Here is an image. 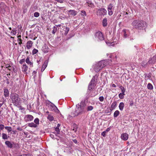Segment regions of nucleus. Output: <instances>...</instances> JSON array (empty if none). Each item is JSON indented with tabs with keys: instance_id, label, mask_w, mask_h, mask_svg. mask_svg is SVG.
<instances>
[{
	"instance_id": "obj_38",
	"label": "nucleus",
	"mask_w": 156,
	"mask_h": 156,
	"mask_svg": "<svg viewBox=\"0 0 156 156\" xmlns=\"http://www.w3.org/2000/svg\"><path fill=\"white\" fill-rule=\"evenodd\" d=\"M57 30V29L56 26H54L53 27V29L52 31V33L55 34Z\"/></svg>"
},
{
	"instance_id": "obj_12",
	"label": "nucleus",
	"mask_w": 156,
	"mask_h": 156,
	"mask_svg": "<svg viewBox=\"0 0 156 156\" xmlns=\"http://www.w3.org/2000/svg\"><path fill=\"white\" fill-rule=\"evenodd\" d=\"M49 49V48L46 44H44L42 48L43 51L45 53L48 52Z\"/></svg>"
},
{
	"instance_id": "obj_58",
	"label": "nucleus",
	"mask_w": 156,
	"mask_h": 156,
	"mask_svg": "<svg viewBox=\"0 0 156 156\" xmlns=\"http://www.w3.org/2000/svg\"><path fill=\"white\" fill-rule=\"evenodd\" d=\"M50 136L52 138V139H54V135L52 134H50Z\"/></svg>"
},
{
	"instance_id": "obj_1",
	"label": "nucleus",
	"mask_w": 156,
	"mask_h": 156,
	"mask_svg": "<svg viewBox=\"0 0 156 156\" xmlns=\"http://www.w3.org/2000/svg\"><path fill=\"white\" fill-rule=\"evenodd\" d=\"M86 105L84 102H81L80 105H77L75 110L72 113V115L74 117L84 113L86 112Z\"/></svg>"
},
{
	"instance_id": "obj_4",
	"label": "nucleus",
	"mask_w": 156,
	"mask_h": 156,
	"mask_svg": "<svg viewBox=\"0 0 156 156\" xmlns=\"http://www.w3.org/2000/svg\"><path fill=\"white\" fill-rule=\"evenodd\" d=\"M10 97L13 103L16 105H18V104L20 98L18 94L14 93H11L10 95Z\"/></svg>"
},
{
	"instance_id": "obj_42",
	"label": "nucleus",
	"mask_w": 156,
	"mask_h": 156,
	"mask_svg": "<svg viewBox=\"0 0 156 156\" xmlns=\"http://www.w3.org/2000/svg\"><path fill=\"white\" fill-rule=\"evenodd\" d=\"M93 109V107L92 106H88L87 108V111H90L92 110Z\"/></svg>"
},
{
	"instance_id": "obj_56",
	"label": "nucleus",
	"mask_w": 156,
	"mask_h": 156,
	"mask_svg": "<svg viewBox=\"0 0 156 156\" xmlns=\"http://www.w3.org/2000/svg\"><path fill=\"white\" fill-rule=\"evenodd\" d=\"M129 105L130 106H132L133 105V101H130Z\"/></svg>"
},
{
	"instance_id": "obj_63",
	"label": "nucleus",
	"mask_w": 156,
	"mask_h": 156,
	"mask_svg": "<svg viewBox=\"0 0 156 156\" xmlns=\"http://www.w3.org/2000/svg\"><path fill=\"white\" fill-rule=\"evenodd\" d=\"M60 126H61V125L60 124H57V126L56 127V128H59V127Z\"/></svg>"
},
{
	"instance_id": "obj_40",
	"label": "nucleus",
	"mask_w": 156,
	"mask_h": 156,
	"mask_svg": "<svg viewBox=\"0 0 156 156\" xmlns=\"http://www.w3.org/2000/svg\"><path fill=\"white\" fill-rule=\"evenodd\" d=\"M39 120L38 118H36L34 120V122L35 124H37V126L39 124Z\"/></svg>"
},
{
	"instance_id": "obj_9",
	"label": "nucleus",
	"mask_w": 156,
	"mask_h": 156,
	"mask_svg": "<svg viewBox=\"0 0 156 156\" xmlns=\"http://www.w3.org/2000/svg\"><path fill=\"white\" fill-rule=\"evenodd\" d=\"M113 8V6L111 4L109 5L108 6V14L109 15L111 16L113 14L112 9Z\"/></svg>"
},
{
	"instance_id": "obj_34",
	"label": "nucleus",
	"mask_w": 156,
	"mask_h": 156,
	"mask_svg": "<svg viewBox=\"0 0 156 156\" xmlns=\"http://www.w3.org/2000/svg\"><path fill=\"white\" fill-rule=\"evenodd\" d=\"M5 129H6L9 132L12 131V128L11 127L9 126H5Z\"/></svg>"
},
{
	"instance_id": "obj_27",
	"label": "nucleus",
	"mask_w": 156,
	"mask_h": 156,
	"mask_svg": "<svg viewBox=\"0 0 156 156\" xmlns=\"http://www.w3.org/2000/svg\"><path fill=\"white\" fill-rule=\"evenodd\" d=\"M47 62H46L45 63V62H44V63L41 69V71H43L45 68L47 66Z\"/></svg>"
},
{
	"instance_id": "obj_7",
	"label": "nucleus",
	"mask_w": 156,
	"mask_h": 156,
	"mask_svg": "<svg viewBox=\"0 0 156 156\" xmlns=\"http://www.w3.org/2000/svg\"><path fill=\"white\" fill-rule=\"evenodd\" d=\"M97 13L99 16H104L107 14V11L104 8H101L98 9Z\"/></svg>"
},
{
	"instance_id": "obj_52",
	"label": "nucleus",
	"mask_w": 156,
	"mask_h": 156,
	"mask_svg": "<svg viewBox=\"0 0 156 156\" xmlns=\"http://www.w3.org/2000/svg\"><path fill=\"white\" fill-rule=\"evenodd\" d=\"M11 66L9 65V64H7L5 65V68H8V69L10 70H11V69H9V68H11Z\"/></svg>"
},
{
	"instance_id": "obj_41",
	"label": "nucleus",
	"mask_w": 156,
	"mask_h": 156,
	"mask_svg": "<svg viewBox=\"0 0 156 156\" xmlns=\"http://www.w3.org/2000/svg\"><path fill=\"white\" fill-rule=\"evenodd\" d=\"M16 33V30H15L13 29L11 32V35L13 36L15 35Z\"/></svg>"
},
{
	"instance_id": "obj_17",
	"label": "nucleus",
	"mask_w": 156,
	"mask_h": 156,
	"mask_svg": "<svg viewBox=\"0 0 156 156\" xmlns=\"http://www.w3.org/2000/svg\"><path fill=\"white\" fill-rule=\"evenodd\" d=\"M107 21V19L106 18H104L103 20L102 24L103 27H106L107 26L108 24Z\"/></svg>"
},
{
	"instance_id": "obj_33",
	"label": "nucleus",
	"mask_w": 156,
	"mask_h": 156,
	"mask_svg": "<svg viewBox=\"0 0 156 156\" xmlns=\"http://www.w3.org/2000/svg\"><path fill=\"white\" fill-rule=\"evenodd\" d=\"M153 58H149V59L148 61V62H147V63H148V65L149 64H155L153 62Z\"/></svg>"
},
{
	"instance_id": "obj_8",
	"label": "nucleus",
	"mask_w": 156,
	"mask_h": 156,
	"mask_svg": "<svg viewBox=\"0 0 156 156\" xmlns=\"http://www.w3.org/2000/svg\"><path fill=\"white\" fill-rule=\"evenodd\" d=\"M33 116L30 115H25L24 117V120L25 122H27L31 121L33 120Z\"/></svg>"
},
{
	"instance_id": "obj_5",
	"label": "nucleus",
	"mask_w": 156,
	"mask_h": 156,
	"mask_svg": "<svg viewBox=\"0 0 156 156\" xmlns=\"http://www.w3.org/2000/svg\"><path fill=\"white\" fill-rule=\"evenodd\" d=\"M95 39L98 41H100L104 40V37L102 33L99 31L96 33L94 35Z\"/></svg>"
},
{
	"instance_id": "obj_31",
	"label": "nucleus",
	"mask_w": 156,
	"mask_h": 156,
	"mask_svg": "<svg viewBox=\"0 0 156 156\" xmlns=\"http://www.w3.org/2000/svg\"><path fill=\"white\" fill-rule=\"evenodd\" d=\"M100 67H99V66H98V64H97L94 68V71L97 72H99L100 70H98V69H99Z\"/></svg>"
},
{
	"instance_id": "obj_14",
	"label": "nucleus",
	"mask_w": 156,
	"mask_h": 156,
	"mask_svg": "<svg viewBox=\"0 0 156 156\" xmlns=\"http://www.w3.org/2000/svg\"><path fill=\"white\" fill-rule=\"evenodd\" d=\"M33 42L31 41H28L27 43L26 47L28 49H30L32 46Z\"/></svg>"
},
{
	"instance_id": "obj_37",
	"label": "nucleus",
	"mask_w": 156,
	"mask_h": 156,
	"mask_svg": "<svg viewBox=\"0 0 156 156\" xmlns=\"http://www.w3.org/2000/svg\"><path fill=\"white\" fill-rule=\"evenodd\" d=\"M116 101H115L113 102L111 105L112 108L113 109L115 108L116 107Z\"/></svg>"
},
{
	"instance_id": "obj_48",
	"label": "nucleus",
	"mask_w": 156,
	"mask_h": 156,
	"mask_svg": "<svg viewBox=\"0 0 156 156\" xmlns=\"http://www.w3.org/2000/svg\"><path fill=\"white\" fill-rule=\"evenodd\" d=\"M55 131L56 132L57 134H60V130L59 128H55Z\"/></svg>"
},
{
	"instance_id": "obj_45",
	"label": "nucleus",
	"mask_w": 156,
	"mask_h": 156,
	"mask_svg": "<svg viewBox=\"0 0 156 156\" xmlns=\"http://www.w3.org/2000/svg\"><path fill=\"white\" fill-rule=\"evenodd\" d=\"M144 76L145 77H147L148 79H149L151 77V75L150 74H144Z\"/></svg>"
},
{
	"instance_id": "obj_51",
	"label": "nucleus",
	"mask_w": 156,
	"mask_h": 156,
	"mask_svg": "<svg viewBox=\"0 0 156 156\" xmlns=\"http://www.w3.org/2000/svg\"><path fill=\"white\" fill-rule=\"evenodd\" d=\"M152 58H153L154 63H155L156 62V55L153 56Z\"/></svg>"
},
{
	"instance_id": "obj_26",
	"label": "nucleus",
	"mask_w": 156,
	"mask_h": 156,
	"mask_svg": "<svg viewBox=\"0 0 156 156\" xmlns=\"http://www.w3.org/2000/svg\"><path fill=\"white\" fill-rule=\"evenodd\" d=\"M9 136H8L5 133H2V138L4 140L7 139Z\"/></svg>"
},
{
	"instance_id": "obj_29",
	"label": "nucleus",
	"mask_w": 156,
	"mask_h": 156,
	"mask_svg": "<svg viewBox=\"0 0 156 156\" xmlns=\"http://www.w3.org/2000/svg\"><path fill=\"white\" fill-rule=\"evenodd\" d=\"M119 88L121 90L122 93L125 94V92L126 91V89H125L124 87L122 86H120L119 87Z\"/></svg>"
},
{
	"instance_id": "obj_61",
	"label": "nucleus",
	"mask_w": 156,
	"mask_h": 156,
	"mask_svg": "<svg viewBox=\"0 0 156 156\" xmlns=\"http://www.w3.org/2000/svg\"><path fill=\"white\" fill-rule=\"evenodd\" d=\"M110 129L109 128H107L106 130L105 131H106V133H107V132L109 131Z\"/></svg>"
},
{
	"instance_id": "obj_39",
	"label": "nucleus",
	"mask_w": 156,
	"mask_h": 156,
	"mask_svg": "<svg viewBox=\"0 0 156 156\" xmlns=\"http://www.w3.org/2000/svg\"><path fill=\"white\" fill-rule=\"evenodd\" d=\"M125 95V94L121 93L119 94V98L121 99H122L124 98V95Z\"/></svg>"
},
{
	"instance_id": "obj_35",
	"label": "nucleus",
	"mask_w": 156,
	"mask_h": 156,
	"mask_svg": "<svg viewBox=\"0 0 156 156\" xmlns=\"http://www.w3.org/2000/svg\"><path fill=\"white\" fill-rule=\"evenodd\" d=\"M122 32L123 34L124 37L125 38H126L128 36L127 34H126V30L125 29H123L122 30Z\"/></svg>"
},
{
	"instance_id": "obj_64",
	"label": "nucleus",
	"mask_w": 156,
	"mask_h": 156,
	"mask_svg": "<svg viewBox=\"0 0 156 156\" xmlns=\"http://www.w3.org/2000/svg\"><path fill=\"white\" fill-rule=\"evenodd\" d=\"M112 87H116V86L114 84H112Z\"/></svg>"
},
{
	"instance_id": "obj_11",
	"label": "nucleus",
	"mask_w": 156,
	"mask_h": 156,
	"mask_svg": "<svg viewBox=\"0 0 156 156\" xmlns=\"http://www.w3.org/2000/svg\"><path fill=\"white\" fill-rule=\"evenodd\" d=\"M68 12L71 15L73 16L76 15L77 14V11L74 10H69L68 11Z\"/></svg>"
},
{
	"instance_id": "obj_6",
	"label": "nucleus",
	"mask_w": 156,
	"mask_h": 156,
	"mask_svg": "<svg viewBox=\"0 0 156 156\" xmlns=\"http://www.w3.org/2000/svg\"><path fill=\"white\" fill-rule=\"evenodd\" d=\"M98 64V66H99V69L101 70L103 68L106 66L108 64V61L106 60H102L100 61Z\"/></svg>"
},
{
	"instance_id": "obj_60",
	"label": "nucleus",
	"mask_w": 156,
	"mask_h": 156,
	"mask_svg": "<svg viewBox=\"0 0 156 156\" xmlns=\"http://www.w3.org/2000/svg\"><path fill=\"white\" fill-rule=\"evenodd\" d=\"M36 73H37V72L35 71H34L33 72L32 74H33V75H34V77L36 76Z\"/></svg>"
},
{
	"instance_id": "obj_47",
	"label": "nucleus",
	"mask_w": 156,
	"mask_h": 156,
	"mask_svg": "<svg viewBox=\"0 0 156 156\" xmlns=\"http://www.w3.org/2000/svg\"><path fill=\"white\" fill-rule=\"evenodd\" d=\"M93 87L94 86H93V85L89 83L88 86V89L89 90H90L92 89Z\"/></svg>"
},
{
	"instance_id": "obj_21",
	"label": "nucleus",
	"mask_w": 156,
	"mask_h": 156,
	"mask_svg": "<svg viewBox=\"0 0 156 156\" xmlns=\"http://www.w3.org/2000/svg\"><path fill=\"white\" fill-rule=\"evenodd\" d=\"M78 127V126L75 123L73 124L72 126V128H73V130L75 132H76L77 131Z\"/></svg>"
},
{
	"instance_id": "obj_30",
	"label": "nucleus",
	"mask_w": 156,
	"mask_h": 156,
	"mask_svg": "<svg viewBox=\"0 0 156 156\" xmlns=\"http://www.w3.org/2000/svg\"><path fill=\"white\" fill-rule=\"evenodd\" d=\"M47 119L50 121H52L54 120V117L50 115H48Z\"/></svg>"
},
{
	"instance_id": "obj_32",
	"label": "nucleus",
	"mask_w": 156,
	"mask_h": 156,
	"mask_svg": "<svg viewBox=\"0 0 156 156\" xmlns=\"http://www.w3.org/2000/svg\"><path fill=\"white\" fill-rule=\"evenodd\" d=\"M100 67H99V66H98V64H97L94 68V71L97 72H99L100 70H98V69H99Z\"/></svg>"
},
{
	"instance_id": "obj_2",
	"label": "nucleus",
	"mask_w": 156,
	"mask_h": 156,
	"mask_svg": "<svg viewBox=\"0 0 156 156\" xmlns=\"http://www.w3.org/2000/svg\"><path fill=\"white\" fill-rule=\"evenodd\" d=\"M132 25L134 28L143 30L145 29L147 24L144 21L136 20L132 22Z\"/></svg>"
},
{
	"instance_id": "obj_50",
	"label": "nucleus",
	"mask_w": 156,
	"mask_h": 156,
	"mask_svg": "<svg viewBox=\"0 0 156 156\" xmlns=\"http://www.w3.org/2000/svg\"><path fill=\"white\" fill-rule=\"evenodd\" d=\"M99 100L101 102H102L104 100V98L103 96H100L99 98Z\"/></svg>"
},
{
	"instance_id": "obj_16",
	"label": "nucleus",
	"mask_w": 156,
	"mask_h": 156,
	"mask_svg": "<svg viewBox=\"0 0 156 156\" xmlns=\"http://www.w3.org/2000/svg\"><path fill=\"white\" fill-rule=\"evenodd\" d=\"M4 93L5 97H8L9 95V92L8 90L7 89H4Z\"/></svg>"
},
{
	"instance_id": "obj_28",
	"label": "nucleus",
	"mask_w": 156,
	"mask_h": 156,
	"mask_svg": "<svg viewBox=\"0 0 156 156\" xmlns=\"http://www.w3.org/2000/svg\"><path fill=\"white\" fill-rule=\"evenodd\" d=\"M141 65L144 67H146L147 66H148V63H146L145 61H143L141 63Z\"/></svg>"
},
{
	"instance_id": "obj_62",
	"label": "nucleus",
	"mask_w": 156,
	"mask_h": 156,
	"mask_svg": "<svg viewBox=\"0 0 156 156\" xmlns=\"http://www.w3.org/2000/svg\"><path fill=\"white\" fill-rule=\"evenodd\" d=\"M17 129L19 131H21L22 130V129L21 128L19 127L17 128Z\"/></svg>"
},
{
	"instance_id": "obj_43",
	"label": "nucleus",
	"mask_w": 156,
	"mask_h": 156,
	"mask_svg": "<svg viewBox=\"0 0 156 156\" xmlns=\"http://www.w3.org/2000/svg\"><path fill=\"white\" fill-rule=\"evenodd\" d=\"M81 16H86L87 14H86V12L84 10H81Z\"/></svg>"
},
{
	"instance_id": "obj_13",
	"label": "nucleus",
	"mask_w": 156,
	"mask_h": 156,
	"mask_svg": "<svg viewBox=\"0 0 156 156\" xmlns=\"http://www.w3.org/2000/svg\"><path fill=\"white\" fill-rule=\"evenodd\" d=\"M28 66L26 64H24L23 66L22 70L23 72H24V73L27 74L28 73L27 72V70L28 69Z\"/></svg>"
},
{
	"instance_id": "obj_55",
	"label": "nucleus",
	"mask_w": 156,
	"mask_h": 156,
	"mask_svg": "<svg viewBox=\"0 0 156 156\" xmlns=\"http://www.w3.org/2000/svg\"><path fill=\"white\" fill-rule=\"evenodd\" d=\"M4 128V125L3 124L0 125V129L1 130H2Z\"/></svg>"
},
{
	"instance_id": "obj_53",
	"label": "nucleus",
	"mask_w": 156,
	"mask_h": 156,
	"mask_svg": "<svg viewBox=\"0 0 156 156\" xmlns=\"http://www.w3.org/2000/svg\"><path fill=\"white\" fill-rule=\"evenodd\" d=\"M106 133H106V131H104L102 133L101 135L105 137L106 136Z\"/></svg>"
},
{
	"instance_id": "obj_15",
	"label": "nucleus",
	"mask_w": 156,
	"mask_h": 156,
	"mask_svg": "<svg viewBox=\"0 0 156 156\" xmlns=\"http://www.w3.org/2000/svg\"><path fill=\"white\" fill-rule=\"evenodd\" d=\"M97 77V76H94L92 78L89 83H90V84L93 85V86H94L95 85L94 83L95 82V79Z\"/></svg>"
},
{
	"instance_id": "obj_10",
	"label": "nucleus",
	"mask_w": 156,
	"mask_h": 156,
	"mask_svg": "<svg viewBox=\"0 0 156 156\" xmlns=\"http://www.w3.org/2000/svg\"><path fill=\"white\" fill-rule=\"evenodd\" d=\"M129 135L126 133H124L122 134L121 136V139L124 140H127L128 138Z\"/></svg>"
},
{
	"instance_id": "obj_44",
	"label": "nucleus",
	"mask_w": 156,
	"mask_h": 156,
	"mask_svg": "<svg viewBox=\"0 0 156 156\" xmlns=\"http://www.w3.org/2000/svg\"><path fill=\"white\" fill-rule=\"evenodd\" d=\"M38 51L37 49L34 48L33 49L32 51V54L33 55H34L36 54L38 52Z\"/></svg>"
},
{
	"instance_id": "obj_54",
	"label": "nucleus",
	"mask_w": 156,
	"mask_h": 156,
	"mask_svg": "<svg viewBox=\"0 0 156 156\" xmlns=\"http://www.w3.org/2000/svg\"><path fill=\"white\" fill-rule=\"evenodd\" d=\"M55 1L57 2H58L60 3H62L64 2V0H55Z\"/></svg>"
},
{
	"instance_id": "obj_20",
	"label": "nucleus",
	"mask_w": 156,
	"mask_h": 156,
	"mask_svg": "<svg viewBox=\"0 0 156 156\" xmlns=\"http://www.w3.org/2000/svg\"><path fill=\"white\" fill-rule=\"evenodd\" d=\"M28 126L31 127L36 128L37 126V124H35L34 122H31L28 124Z\"/></svg>"
},
{
	"instance_id": "obj_24",
	"label": "nucleus",
	"mask_w": 156,
	"mask_h": 156,
	"mask_svg": "<svg viewBox=\"0 0 156 156\" xmlns=\"http://www.w3.org/2000/svg\"><path fill=\"white\" fill-rule=\"evenodd\" d=\"M147 88L148 89L152 90L153 88V87L151 83H149L147 85Z\"/></svg>"
},
{
	"instance_id": "obj_49",
	"label": "nucleus",
	"mask_w": 156,
	"mask_h": 156,
	"mask_svg": "<svg viewBox=\"0 0 156 156\" xmlns=\"http://www.w3.org/2000/svg\"><path fill=\"white\" fill-rule=\"evenodd\" d=\"M25 61V59H22L19 61V63L21 64H22Z\"/></svg>"
},
{
	"instance_id": "obj_3",
	"label": "nucleus",
	"mask_w": 156,
	"mask_h": 156,
	"mask_svg": "<svg viewBox=\"0 0 156 156\" xmlns=\"http://www.w3.org/2000/svg\"><path fill=\"white\" fill-rule=\"evenodd\" d=\"M5 144L7 147L10 148H14L16 149L20 147L19 144L12 141H6L5 142Z\"/></svg>"
},
{
	"instance_id": "obj_36",
	"label": "nucleus",
	"mask_w": 156,
	"mask_h": 156,
	"mask_svg": "<svg viewBox=\"0 0 156 156\" xmlns=\"http://www.w3.org/2000/svg\"><path fill=\"white\" fill-rule=\"evenodd\" d=\"M69 29L68 27H66L65 29V30H64L65 31V33L64 34L65 35H66L68 33L69 31Z\"/></svg>"
},
{
	"instance_id": "obj_19",
	"label": "nucleus",
	"mask_w": 156,
	"mask_h": 156,
	"mask_svg": "<svg viewBox=\"0 0 156 156\" xmlns=\"http://www.w3.org/2000/svg\"><path fill=\"white\" fill-rule=\"evenodd\" d=\"M26 62L28 65H30L32 67L33 66V63L30 61L29 58L27 57L25 60Z\"/></svg>"
},
{
	"instance_id": "obj_22",
	"label": "nucleus",
	"mask_w": 156,
	"mask_h": 156,
	"mask_svg": "<svg viewBox=\"0 0 156 156\" xmlns=\"http://www.w3.org/2000/svg\"><path fill=\"white\" fill-rule=\"evenodd\" d=\"M124 107V104L123 102H121L120 103L119 108L120 110L122 111L123 110Z\"/></svg>"
},
{
	"instance_id": "obj_23",
	"label": "nucleus",
	"mask_w": 156,
	"mask_h": 156,
	"mask_svg": "<svg viewBox=\"0 0 156 156\" xmlns=\"http://www.w3.org/2000/svg\"><path fill=\"white\" fill-rule=\"evenodd\" d=\"M51 106L53 108V110L55 112H59V111L58 109L57 108L54 104L51 105Z\"/></svg>"
},
{
	"instance_id": "obj_18",
	"label": "nucleus",
	"mask_w": 156,
	"mask_h": 156,
	"mask_svg": "<svg viewBox=\"0 0 156 156\" xmlns=\"http://www.w3.org/2000/svg\"><path fill=\"white\" fill-rule=\"evenodd\" d=\"M86 5H87L90 7H92L94 6L93 3L91 1L89 0H88L87 2L86 3Z\"/></svg>"
},
{
	"instance_id": "obj_46",
	"label": "nucleus",
	"mask_w": 156,
	"mask_h": 156,
	"mask_svg": "<svg viewBox=\"0 0 156 156\" xmlns=\"http://www.w3.org/2000/svg\"><path fill=\"white\" fill-rule=\"evenodd\" d=\"M39 12H36L34 13V16L36 17H37L39 16Z\"/></svg>"
},
{
	"instance_id": "obj_57",
	"label": "nucleus",
	"mask_w": 156,
	"mask_h": 156,
	"mask_svg": "<svg viewBox=\"0 0 156 156\" xmlns=\"http://www.w3.org/2000/svg\"><path fill=\"white\" fill-rule=\"evenodd\" d=\"M18 156H30V155L29 154H23L21 155H19Z\"/></svg>"
},
{
	"instance_id": "obj_25",
	"label": "nucleus",
	"mask_w": 156,
	"mask_h": 156,
	"mask_svg": "<svg viewBox=\"0 0 156 156\" xmlns=\"http://www.w3.org/2000/svg\"><path fill=\"white\" fill-rule=\"evenodd\" d=\"M119 112L118 110H116L114 113V118H116L119 115Z\"/></svg>"
},
{
	"instance_id": "obj_59",
	"label": "nucleus",
	"mask_w": 156,
	"mask_h": 156,
	"mask_svg": "<svg viewBox=\"0 0 156 156\" xmlns=\"http://www.w3.org/2000/svg\"><path fill=\"white\" fill-rule=\"evenodd\" d=\"M73 141L74 142V143H75V144H77V140L76 139L73 140Z\"/></svg>"
}]
</instances>
